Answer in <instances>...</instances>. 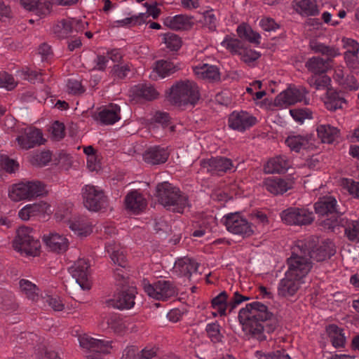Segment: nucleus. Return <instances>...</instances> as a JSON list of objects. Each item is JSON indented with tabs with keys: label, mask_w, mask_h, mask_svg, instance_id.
Returning a JSON list of instances; mask_svg holds the SVG:
<instances>
[{
	"label": "nucleus",
	"mask_w": 359,
	"mask_h": 359,
	"mask_svg": "<svg viewBox=\"0 0 359 359\" xmlns=\"http://www.w3.org/2000/svg\"><path fill=\"white\" fill-rule=\"evenodd\" d=\"M238 320L245 332L259 341L266 340L265 333L271 334L279 327L276 317L269 311L266 305L259 302L248 304L241 309Z\"/></svg>",
	"instance_id": "f257e3e1"
},
{
	"label": "nucleus",
	"mask_w": 359,
	"mask_h": 359,
	"mask_svg": "<svg viewBox=\"0 0 359 359\" xmlns=\"http://www.w3.org/2000/svg\"><path fill=\"white\" fill-rule=\"evenodd\" d=\"M289 269L278 287L279 296H293L300 287V280L311 270V263L302 256H291L287 259Z\"/></svg>",
	"instance_id": "f03ea898"
},
{
	"label": "nucleus",
	"mask_w": 359,
	"mask_h": 359,
	"mask_svg": "<svg viewBox=\"0 0 359 359\" xmlns=\"http://www.w3.org/2000/svg\"><path fill=\"white\" fill-rule=\"evenodd\" d=\"M300 254L292 252V256H302L309 262V259L323 262L333 256L336 250L333 243L329 240L320 241L318 236H310L304 241H299L297 245Z\"/></svg>",
	"instance_id": "7ed1b4c3"
},
{
	"label": "nucleus",
	"mask_w": 359,
	"mask_h": 359,
	"mask_svg": "<svg viewBox=\"0 0 359 359\" xmlns=\"http://www.w3.org/2000/svg\"><path fill=\"white\" fill-rule=\"evenodd\" d=\"M314 210L319 217H326L320 222L325 229L332 232L339 230L341 227L340 217L343 212L337 208V201L332 196H323L314 204Z\"/></svg>",
	"instance_id": "20e7f679"
},
{
	"label": "nucleus",
	"mask_w": 359,
	"mask_h": 359,
	"mask_svg": "<svg viewBox=\"0 0 359 359\" xmlns=\"http://www.w3.org/2000/svg\"><path fill=\"white\" fill-rule=\"evenodd\" d=\"M200 92L196 83L192 81H179L169 89L168 100L177 107L195 105L200 99Z\"/></svg>",
	"instance_id": "39448f33"
},
{
	"label": "nucleus",
	"mask_w": 359,
	"mask_h": 359,
	"mask_svg": "<svg viewBox=\"0 0 359 359\" xmlns=\"http://www.w3.org/2000/svg\"><path fill=\"white\" fill-rule=\"evenodd\" d=\"M156 196L159 203L172 212L182 213L184 208L189 205L188 197L168 182L156 185Z\"/></svg>",
	"instance_id": "423d86ee"
},
{
	"label": "nucleus",
	"mask_w": 359,
	"mask_h": 359,
	"mask_svg": "<svg viewBox=\"0 0 359 359\" xmlns=\"http://www.w3.org/2000/svg\"><path fill=\"white\" fill-rule=\"evenodd\" d=\"M81 192L83 205L88 210L98 212L107 208L108 197L102 189L93 184H86L82 188Z\"/></svg>",
	"instance_id": "0eeeda50"
},
{
	"label": "nucleus",
	"mask_w": 359,
	"mask_h": 359,
	"mask_svg": "<svg viewBox=\"0 0 359 359\" xmlns=\"http://www.w3.org/2000/svg\"><path fill=\"white\" fill-rule=\"evenodd\" d=\"M32 229L27 226H21L17 230V235L13 240V248L28 255H36L41 248V243L38 239H35L32 233Z\"/></svg>",
	"instance_id": "6e6552de"
},
{
	"label": "nucleus",
	"mask_w": 359,
	"mask_h": 359,
	"mask_svg": "<svg viewBox=\"0 0 359 359\" xmlns=\"http://www.w3.org/2000/svg\"><path fill=\"white\" fill-rule=\"evenodd\" d=\"M144 290L149 297L158 300L165 301L177 294L175 285L170 280H160L151 285L144 280Z\"/></svg>",
	"instance_id": "1a4fd4ad"
},
{
	"label": "nucleus",
	"mask_w": 359,
	"mask_h": 359,
	"mask_svg": "<svg viewBox=\"0 0 359 359\" xmlns=\"http://www.w3.org/2000/svg\"><path fill=\"white\" fill-rule=\"evenodd\" d=\"M224 224L226 229L234 234L241 235L243 238L249 237L254 233L251 224L239 212L230 213L224 217Z\"/></svg>",
	"instance_id": "9d476101"
},
{
	"label": "nucleus",
	"mask_w": 359,
	"mask_h": 359,
	"mask_svg": "<svg viewBox=\"0 0 359 359\" xmlns=\"http://www.w3.org/2000/svg\"><path fill=\"white\" fill-rule=\"evenodd\" d=\"M89 268L88 261L84 259H79L69 268L72 280L81 290H89L91 287L88 280Z\"/></svg>",
	"instance_id": "9b49d317"
},
{
	"label": "nucleus",
	"mask_w": 359,
	"mask_h": 359,
	"mask_svg": "<svg viewBox=\"0 0 359 359\" xmlns=\"http://www.w3.org/2000/svg\"><path fill=\"white\" fill-rule=\"evenodd\" d=\"M109 341L92 338L88 335H84L79 338L80 346L89 351L86 355L87 359H102L101 353H108Z\"/></svg>",
	"instance_id": "f8f14e48"
},
{
	"label": "nucleus",
	"mask_w": 359,
	"mask_h": 359,
	"mask_svg": "<svg viewBox=\"0 0 359 359\" xmlns=\"http://www.w3.org/2000/svg\"><path fill=\"white\" fill-rule=\"evenodd\" d=\"M308 91L304 87L299 88L290 87L285 91L280 93L274 100V105L283 107V105H291L298 102H302Z\"/></svg>",
	"instance_id": "ddd939ff"
},
{
	"label": "nucleus",
	"mask_w": 359,
	"mask_h": 359,
	"mask_svg": "<svg viewBox=\"0 0 359 359\" xmlns=\"http://www.w3.org/2000/svg\"><path fill=\"white\" fill-rule=\"evenodd\" d=\"M294 184V178L286 177L285 178H266L263 182V186L273 195L283 194L287 191L292 189Z\"/></svg>",
	"instance_id": "4468645a"
},
{
	"label": "nucleus",
	"mask_w": 359,
	"mask_h": 359,
	"mask_svg": "<svg viewBox=\"0 0 359 359\" xmlns=\"http://www.w3.org/2000/svg\"><path fill=\"white\" fill-rule=\"evenodd\" d=\"M135 295L133 289L123 290L114 295L113 299L106 301V304L109 307H113L118 309H129L135 305Z\"/></svg>",
	"instance_id": "2eb2a0df"
},
{
	"label": "nucleus",
	"mask_w": 359,
	"mask_h": 359,
	"mask_svg": "<svg viewBox=\"0 0 359 359\" xmlns=\"http://www.w3.org/2000/svg\"><path fill=\"white\" fill-rule=\"evenodd\" d=\"M315 139L313 134L289 136L285 140V144L292 151L300 152L301 150L312 151L316 149Z\"/></svg>",
	"instance_id": "dca6fc26"
},
{
	"label": "nucleus",
	"mask_w": 359,
	"mask_h": 359,
	"mask_svg": "<svg viewBox=\"0 0 359 359\" xmlns=\"http://www.w3.org/2000/svg\"><path fill=\"white\" fill-rule=\"evenodd\" d=\"M257 122L255 117L250 116L245 111L233 112L229 118L230 128L239 131H244L254 126Z\"/></svg>",
	"instance_id": "f3484780"
},
{
	"label": "nucleus",
	"mask_w": 359,
	"mask_h": 359,
	"mask_svg": "<svg viewBox=\"0 0 359 359\" xmlns=\"http://www.w3.org/2000/svg\"><path fill=\"white\" fill-rule=\"evenodd\" d=\"M49 208L50 205L48 203L40 201L39 203L25 205L19 211L18 216L22 220H28L32 217L44 216Z\"/></svg>",
	"instance_id": "a211bd4d"
},
{
	"label": "nucleus",
	"mask_w": 359,
	"mask_h": 359,
	"mask_svg": "<svg viewBox=\"0 0 359 359\" xmlns=\"http://www.w3.org/2000/svg\"><path fill=\"white\" fill-rule=\"evenodd\" d=\"M120 112L121 108L119 106L111 104L99 111L95 119L100 121L102 124L111 125L121 118Z\"/></svg>",
	"instance_id": "6ab92c4d"
},
{
	"label": "nucleus",
	"mask_w": 359,
	"mask_h": 359,
	"mask_svg": "<svg viewBox=\"0 0 359 359\" xmlns=\"http://www.w3.org/2000/svg\"><path fill=\"white\" fill-rule=\"evenodd\" d=\"M192 19V16L177 15L174 17H167L164 20V25L174 30H188L194 25Z\"/></svg>",
	"instance_id": "aec40b11"
},
{
	"label": "nucleus",
	"mask_w": 359,
	"mask_h": 359,
	"mask_svg": "<svg viewBox=\"0 0 359 359\" xmlns=\"http://www.w3.org/2000/svg\"><path fill=\"white\" fill-rule=\"evenodd\" d=\"M46 245L53 252L61 253L65 252L68 248L67 239L57 233H50L43 236Z\"/></svg>",
	"instance_id": "412c9836"
},
{
	"label": "nucleus",
	"mask_w": 359,
	"mask_h": 359,
	"mask_svg": "<svg viewBox=\"0 0 359 359\" xmlns=\"http://www.w3.org/2000/svg\"><path fill=\"white\" fill-rule=\"evenodd\" d=\"M201 165L206 168L208 172H226L233 166L230 158H204Z\"/></svg>",
	"instance_id": "4be33fe9"
},
{
	"label": "nucleus",
	"mask_w": 359,
	"mask_h": 359,
	"mask_svg": "<svg viewBox=\"0 0 359 359\" xmlns=\"http://www.w3.org/2000/svg\"><path fill=\"white\" fill-rule=\"evenodd\" d=\"M20 2L24 8L35 11L39 16L50 13L52 6L50 1L41 2V0H20Z\"/></svg>",
	"instance_id": "5701e85b"
},
{
	"label": "nucleus",
	"mask_w": 359,
	"mask_h": 359,
	"mask_svg": "<svg viewBox=\"0 0 359 359\" xmlns=\"http://www.w3.org/2000/svg\"><path fill=\"white\" fill-rule=\"evenodd\" d=\"M291 168L289 161L284 158H269L264 165V171L267 174L285 173Z\"/></svg>",
	"instance_id": "b1692460"
},
{
	"label": "nucleus",
	"mask_w": 359,
	"mask_h": 359,
	"mask_svg": "<svg viewBox=\"0 0 359 359\" xmlns=\"http://www.w3.org/2000/svg\"><path fill=\"white\" fill-rule=\"evenodd\" d=\"M198 263L196 262L187 257L178 259L175 262V267L182 276L188 277L191 276L193 272H196L198 268Z\"/></svg>",
	"instance_id": "393cba45"
},
{
	"label": "nucleus",
	"mask_w": 359,
	"mask_h": 359,
	"mask_svg": "<svg viewBox=\"0 0 359 359\" xmlns=\"http://www.w3.org/2000/svg\"><path fill=\"white\" fill-rule=\"evenodd\" d=\"M294 7L297 13L305 16H314L319 13L316 0H295Z\"/></svg>",
	"instance_id": "a878e982"
},
{
	"label": "nucleus",
	"mask_w": 359,
	"mask_h": 359,
	"mask_svg": "<svg viewBox=\"0 0 359 359\" xmlns=\"http://www.w3.org/2000/svg\"><path fill=\"white\" fill-rule=\"evenodd\" d=\"M74 20L62 19L53 27V32L58 39L68 38L73 32Z\"/></svg>",
	"instance_id": "bb28decb"
},
{
	"label": "nucleus",
	"mask_w": 359,
	"mask_h": 359,
	"mask_svg": "<svg viewBox=\"0 0 359 359\" xmlns=\"http://www.w3.org/2000/svg\"><path fill=\"white\" fill-rule=\"evenodd\" d=\"M126 208L134 212L142 210L146 206V202L137 191L130 192L125 198Z\"/></svg>",
	"instance_id": "cd10ccee"
},
{
	"label": "nucleus",
	"mask_w": 359,
	"mask_h": 359,
	"mask_svg": "<svg viewBox=\"0 0 359 359\" xmlns=\"http://www.w3.org/2000/svg\"><path fill=\"white\" fill-rule=\"evenodd\" d=\"M105 248L109 254L111 261L118 266L126 268V259L123 252L121 250L119 245L115 243L109 242L106 243Z\"/></svg>",
	"instance_id": "c85d7f7f"
},
{
	"label": "nucleus",
	"mask_w": 359,
	"mask_h": 359,
	"mask_svg": "<svg viewBox=\"0 0 359 359\" xmlns=\"http://www.w3.org/2000/svg\"><path fill=\"white\" fill-rule=\"evenodd\" d=\"M326 332L335 348L343 347L346 342V337L343 333V329L339 328L337 325L331 324L326 327Z\"/></svg>",
	"instance_id": "c756f323"
},
{
	"label": "nucleus",
	"mask_w": 359,
	"mask_h": 359,
	"mask_svg": "<svg viewBox=\"0 0 359 359\" xmlns=\"http://www.w3.org/2000/svg\"><path fill=\"white\" fill-rule=\"evenodd\" d=\"M134 96L151 101L158 97V93L151 85L138 84L132 88Z\"/></svg>",
	"instance_id": "7c9ffc66"
},
{
	"label": "nucleus",
	"mask_w": 359,
	"mask_h": 359,
	"mask_svg": "<svg viewBox=\"0 0 359 359\" xmlns=\"http://www.w3.org/2000/svg\"><path fill=\"white\" fill-rule=\"evenodd\" d=\"M24 184H25L26 193L29 196V200L43 196L48 194V191L46 190V184L41 181H24Z\"/></svg>",
	"instance_id": "2f4dec72"
},
{
	"label": "nucleus",
	"mask_w": 359,
	"mask_h": 359,
	"mask_svg": "<svg viewBox=\"0 0 359 359\" xmlns=\"http://www.w3.org/2000/svg\"><path fill=\"white\" fill-rule=\"evenodd\" d=\"M316 130L323 143H332L339 133V130L330 125H320Z\"/></svg>",
	"instance_id": "473e14b6"
},
{
	"label": "nucleus",
	"mask_w": 359,
	"mask_h": 359,
	"mask_svg": "<svg viewBox=\"0 0 359 359\" xmlns=\"http://www.w3.org/2000/svg\"><path fill=\"white\" fill-rule=\"evenodd\" d=\"M345 99L341 95V93L336 90L328 89L327 97L325 101L326 108L331 111H335L341 108L342 103H345Z\"/></svg>",
	"instance_id": "72a5a7b5"
},
{
	"label": "nucleus",
	"mask_w": 359,
	"mask_h": 359,
	"mask_svg": "<svg viewBox=\"0 0 359 359\" xmlns=\"http://www.w3.org/2000/svg\"><path fill=\"white\" fill-rule=\"evenodd\" d=\"M328 60L320 57H313L306 62V67L315 74H324L328 69Z\"/></svg>",
	"instance_id": "f704fd0d"
},
{
	"label": "nucleus",
	"mask_w": 359,
	"mask_h": 359,
	"mask_svg": "<svg viewBox=\"0 0 359 359\" xmlns=\"http://www.w3.org/2000/svg\"><path fill=\"white\" fill-rule=\"evenodd\" d=\"M195 72L198 75L201 74L203 79H207L212 82L220 80L219 69L215 66L204 65L200 68L196 67Z\"/></svg>",
	"instance_id": "c9c22d12"
},
{
	"label": "nucleus",
	"mask_w": 359,
	"mask_h": 359,
	"mask_svg": "<svg viewBox=\"0 0 359 359\" xmlns=\"http://www.w3.org/2000/svg\"><path fill=\"white\" fill-rule=\"evenodd\" d=\"M156 72L162 77H165L170 76L177 71H178L180 67L178 65H175L173 62L168 61V60H158L156 62Z\"/></svg>",
	"instance_id": "e433bc0d"
},
{
	"label": "nucleus",
	"mask_w": 359,
	"mask_h": 359,
	"mask_svg": "<svg viewBox=\"0 0 359 359\" xmlns=\"http://www.w3.org/2000/svg\"><path fill=\"white\" fill-rule=\"evenodd\" d=\"M24 181L13 184L8 190V196L13 201L29 200Z\"/></svg>",
	"instance_id": "4c0bfd02"
},
{
	"label": "nucleus",
	"mask_w": 359,
	"mask_h": 359,
	"mask_svg": "<svg viewBox=\"0 0 359 359\" xmlns=\"http://www.w3.org/2000/svg\"><path fill=\"white\" fill-rule=\"evenodd\" d=\"M69 228L77 232L79 236H87L93 231L92 226L88 224L83 219H78L69 221Z\"/></svg>",
	"instance_id": "58836bf2"
},
{
	"label": "nucleus",
	"mask_w": 359,
	"mask_h": 359,
	"mask_svg": "<svg viewBox=\"0 0 359 359\" xmlns=\"http://www.w3.org/2000/svg\"><path fill=\"white\" fill-rule=\"evenodd\" d=\"M237 32L241 39L247 40L250 43L259 44V34L254 32L250 26L245 25H239L237 29Z\"/></svg>",
	"instance_id": "ea45409f"
},
{
	"label": "nucleus",
	"mask_w": 359,
	"mask_h": 359,
	"mask_svg": "<svg viewBox=\"0 0 359 359\" xmlns=\"http://www.w3.org/2000/svg\"><path fill=\"white\" fill-rule=\"evenodd\" d=\"M228 294L225 291L220 292L217 296L214 297L211 301L212 307L216 309L219 314L226 316L227 309Z\"/></svg>",
	"instance_id": "a19ab883"
},
{
	"label": "nucleus",
	"mask_w": 359,
	"mask_h": 359,
	"mask_svg": "<svg viewBox=\"0 0 359 359\" xmlns=\"http://www.w3.org/2000/svg\"><path fill=\"white\" fill-rule=\"evenodd\" d=\"M20 287L21 290L27 295V298L32 301H36L39 297L38 290L39 288L35 284L25 279L20 281Z\"/></svg>",
	"instance_id": "79ce46f5"
},
{
	"label": "nucleus",
	"mask_w": 359,
	"mask_h": 359,
	"mask_svg": "<svg viewBox=\"0 0 359 359\" xmlns=\"http://www.w3.org/2000/svg\"><path fill=\"white\" fill-rule=\"evenodd\" d=\"M166 47L172 51H177L182 46V39L176 34L168 32L163 34Z\"/></svg>",
	"instance_id": "37998d69"
},
{
	"label": "nucleus",
	"mask_w": 359,
	"mask_h": 359,
	"mask_svg": "<svg viewBox=\"0 0 359 359\" xmlns=\"http://www.w3.org/2000/svg\"><path fill=\"white\" fill-rule=\"evenodd\" d=\"M205 331L208 337L213 343L222 341L224 336L220 332V325L217 322L208 324Z\"/></svg>",
	"instance_id": "c03bdc74"
},
{
	"label": "nucleus",
	"mask_w": 359,
	"mask_h": 359,
	"mask_svg": "<svg viewBox=\"0 0 359 359\" xmlns=\"http://www.w3.org/2000/svg\"><path fill=\"white\" fill-rule=\"evenodd\" d=\"M170 151L168 147L154 146L148 148L142 155L144 157H168L171 154Z\"/></svg>",
	"instance_id": "a18cd8bd"
},
{
	"label": "nucleus",
	"mask_w": 359,
	"mask_h": 359,
	"mask_svg": "<svg viewBox=\"0 0 359 359\" xmlns=\"http://www.w3.org/2000/svg\"><path fill=\"white\" fill-rule=\"evenodd\" d=\"M62 158H29L30 164L36 168H41L46 166H50L49 168H53L54 166L59 165ZM67 160L68 158H63Z\"/></svg>",
	"instance_id": "49530a36"
},
{
	"label": "nucleus",
	"mask_w": 359,
	"mask_h": 359,
	"mask_svg": "<svg viewBox=\"0 0 359 359\" xmlns=\"http://www.w3.org/2000/svg\"><path fill=\"white\" fill-rule=\"evenodd\" d=\"M296 225H307L313 221V213L304 208H298L297 211Z\"/></svg>",
	"instance_id": "de8ad7c7"
},
{
	"label": "nucleus",
	"mask_w": 359,
	"mask_h": 359,
	"mask_svg": "<svg viewBox=\"0 0 359 359\" xmlns=\"http://www.w3.org/2000/svg\"><path fill=\"white\" fill-rule=\"evenodd\" d=\"M341 186L346 189L350 194L354 195L355 198H359V182L351 179L342 178Z\"/></svg>",
	"instance_id": "09e8293b"
},
{
	"label": "nucleus",
	"mask_w": 359,
	"mask_h": 359,
	"mask_svg": "<svg viewBox=\"0 0 359 359\" xmlns=\"http://www.w3.org/2000/svg\"><path fill=\"white\" fill-rule=\"evenodd\" d=\"M0 167L6 172L12 174L19 170L20 165L14 158H0Z\"/></svg>",
	"instance_id": "8fccbe9b"
},
{
	"label": "nucleus",
	"mask_w": 359,
	"mask_h": 359,
	"mask_svg": "<svg viewBox=\"0 0 359 359\" xmlns=\"http://www.w3.org/2000/svg\"><path fill=\"white\" fill-rule=\"evenodd\" d=\"M222 44L234 53L241 54L244 49L243 43L238 39H225Z\"/></svg>",
	"instance_id": "3c124183"
},
{
	"label": "nucleus",
	"mask_w": 359,
	"mask_h": 359,
	"mask_svg": "<svg viewBox=\"0 0 359 359\" xmlns=\"http://www.w3.org/2000/svg\"><path fill=\"white\" fill-rule=\"evenodd\" d=\"M17 83L13 76L6 72H0V88L11 90L15 88Z\"/></svg>",
	"instance_id": "603ef678"
},
{
	"label": "nucleus",
	"mask_w": 359,
	"mask_h": 359,
	"mask_svg": "<svg viewBox=\"0 0 359 359\" xmlns=\"http://www.w3.org/2000/svg\"><path fill=\"white\" fill-rule=\"evenodd\" d=\"M27 135V140L33 144V147L36 145H40L43 143L45 140L43 138V134L39 129H30L25 133Z\"/></svg>",
	"instance_id": "864d4df0"
},
{
	"label": "nucleus",
	"mask_w": 359,
	"mask_h": 359,
	"mask_svg": "<svg viewBox=\"0 0 359 359\" xmlns=\"http://www.w3.org/2000/svg\"><path fill=\"white\" fill-rule=\"evenodd\" d=\"M290 113L292 118L299 123H303L306 118H312V113L309 109H290Z\"/></svg>",
	"instance_id": "5fc2aeb1"
},
{
	"label": "nucleus",
	"mask_w": 359,
	"mask_h": 359,
	"mask_svg": "<svg viewBox=\"0 0 359 359\" xmlns=\"http://www.w3.org/2000/svg\"><path fill=\"white\" fill-rule=\"evenodd\" d=\"M297 208H290L283 210L281 213V219L286 224L296 225Z\"/></svg>",
	"instance_id": "6e6d98bb"
},
{
	"label": "nucleus",
	"mask_w": 359,
	"mask_h": 359,
	"mask_svg": "<svg viewBox=\"0 0 359 359\" xmlns=\"http://www.w3.org/2000/svg\"><path fill=\"white\" fill-rule=\"evenodd\" d=\"M130 72V67L128 65H115L111 70V74L114 78L123 79L127 76L128 73Z\"/></svg>",
	"instance_id": "4d7b16f0"
},
{
	"label": "nucleus",
	"mask_w": 359,
	"mask_h": 359,
	"mask_svg": "<svg viewBox=\"0 0 359 359\" xmlns=\"http://www.w3.org/2000/svg\"><path fill=\"white\" fill-rule=\"evenodd\" d=\"M65 126L64 123L56 121L53 123L50 128V133L55 140H60L65 135Z\"/></svg>",
	"instance_id": "13d9d810"
},
{
	"label": "nucleus",
	"mask_w": 359,
	"mask_h": 359,
	"mask_svg": "<svg viewBox=\"0 0 359 359\" xmlns=\"http://www.w3.org/2000/svg\"><path fill=\"white\" fill-rule=\"evenodd\" d=\"M107 323L108 326L113 330V331L118 334H121L124 332L126 327L122 321L116 316H111L107 319Z\"/></svg>",
	"instance_id": "bf43d9fd"
},
{
	"label": "nucleus",
	"mask_w": 359,
	"mask_h": 359,
	"mask_svg": "<svg viewBox=\"0 0 359 359\" xmlns=\"http://www.w3.org/2000/svg\"><path fill=\"white\" fill-rule=\"evenodd\" d=\"M204 26L207 27L211 32L216 30V18L212 10L206 11L203 13Z\"/></svg>",
	"instance_id": "052dcab7"
},
{
	"label": "nucleus",
	"mask_w": 359,
	"mask_h": 359,
	"mask_svg": "<svg viewBox=\"0 0 359 359\" xmlns=\"http://www.w3.org/2000/svg\"><path fill=\"white\" fill-rule=\"evenodd\" d=\"M358 54V53H351V52H348L347 54H344V59L347 67L353 71H356V74L358 73L357 70L359 67V58Z\"/></svg>",
	"instance_id": "680f3d73"
},
{
	"label": "nucleus",
	"mask_w": 359,
	"mask_h": 359,
	"mask_svg": "<svg viewBox=\"0 0 359 359\" xmlns=\"http://www.w3.org/2000/svg\"><path fill=\"white\" fill-rule=\"evenodd\" d=\"M359 222L355 221L352 223L351 226L345 228V234L351 241L359 242L358 234L359 233V228L358 227Z\"/></svg>",
	"instance_id": "e2e57ef3"
},
{
	"label": "nucleus",
	"mask_w": 359,
	"mask_h": 359,
	"mask_svg": "<svg viewBox=\"0 0 359 359\" xmlns=\"http://www.w3.org/2000/svg\"><path fill=\"white\" fill-rule=\"evenodd\" d=\"M343 46L346 49L344 54H347L348 52L351 53H358L359 51V43L352 39L343 38L342 39Z\"/></svg>",
	"instance_id": "0e129e2a"
},
{
	"label": "nucleus",
	"mask_w": 359,
	"mask_h": 359,
	"mask_svg": "<svg viewBox=\"0 0 359 359\" xmlns=\"http://www.w3.org/2000/svg\"><path fill=\"white\" fill-rule=\"evenodd\" d=\"M125 268L118 266L114 270V274L117 285L123 287L128 284L127 279L128 278V273L124 270Z\"/></svg>",
	"instance_id": "69168bd1"
},
{
	"label": "nucleus",
	"mask_w": 359,
	"mask_h": 359,
	"mask_svg": "<svg viewBox=\"0 0 359 359\" xmlns=\"http://www.w3.org/2000/svg\"><path fill=\"white\" fill-rule=\"evenodd\" d=\"M242 60L245 62H251L255 61L260 57V54L252 50H247L244 48L241 53Z\"/></svg>",
	"instance_id": "338daca9"
},
{
	"label": "nucleus",
	"mask_w": 359,
	"mask_h": 359,
	"mask_svg": "<svg viewBox=\"0 0 359 359\" xmlns=\"http://www.w3.org/2000/svg\"><path fill=\"white\" fill-rule=\"evenodd\" d=\"M170 118L168 113L156 111L154 115L152 120L156 123H161L163 127H165L169 124Z\"/></svg>",
	"instance_id": "774afa93"
}]
</instances>
